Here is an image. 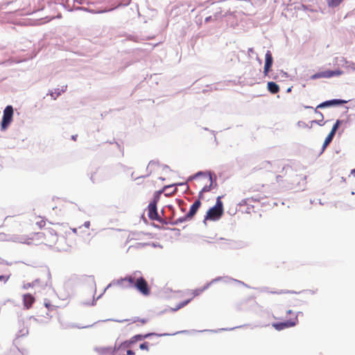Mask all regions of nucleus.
Returning <instances> with one entry per match:
<instances>
[{"instance_id": "nucleus-1", "label": "nucleus", "mask_w": 355, "mask_h": 355, "mask_svg": "<svg viewBox=\"0 0 355 355\" xmlns=\"http://www.w3.org/2000/svg\"><path fill=\"white\" fill-rule=\"evenodd\" d=\"M60 227L59 225L52 224L41 232L33 233L30 238L21 239V241L28 245H45L51 247L58 241Z\"/></svg>"}, {"instance_id": "nucleus-2", "label": "nucleus", "mask_w": 355, "mask_h": 355, "mask_svg": "<svg viewBox=\"0 0 355 355\" xmlns=\"http://www.w3.org/2000/svg\"><path fill=\"white\" fill-rule=\"evenodd\" d=\"M113 284L123 288H135L144 296L150 294V288L140 271H135L123 278H120L114 281Z\"/></svg>"}, {"instance_id": "nucleus-3", "label": "nucleus", "mask_w": 355, "mask_h": 355, "mask_svg": "<svg viewBox=\"0 0 355 355\" xmlns=\"http://www.w3.org/2000/svg\"><path fill=\"white\" fill-rule=\"evenodd\" d=\"M193 179L196 180L198 183L199 184H201L202 183L205 182V184L202 187V189L200 191L199 193V199L196 200L192 205L190 207L189 211L186 214L185 218L186 219H191L193 217V216L196 214L198 209L201 206V202L200 199L203 198L202 194L203 193L208 192L211 190L212 184H213V179L211 174H207L205 173L199 172L197 174H196L193 178ZM180 221H183V220L179 219Z\"/></svg>"}, {"instance_id": "nucleus-4", "label": "nucleus", "mask_w": 355, "mask_h": 355, "mask_svg": "<svg viewBox=\"0 0 355 355\" xmlns=\"http://www.w3.org/2000/svg\"><path fill=\"white\" fill-rule=\"evenodd\" d=\"M224 213L223 203L221 200V197L218 196L216 198V204L214 207H211L207 211L204 218V222L206 220L216 221L218 220Z\"/></svg>"}, {"instance_id": "nucleus-5", "label": "nucleus", "mask_w": 355, "mask_h": 355, "mask_svg": "<svg viewBox=\"0 0 355 355\" xmlns=\"http://www.w3.org/2000/svg\"><path fill=\"white\" fill-rule=\"evenodd\" d=\"M287 314L292 315V317L288 320H286L284 322L274 323L272 326L275 328V329L280 331L285 328L295 327L298 323L297 313H294L291 310H288L287 311Z\"/></svg>"}, {"instance_id": "nucleus-6", "label": "nucleus", "mask_w": 355, "mask_h": 355, "mask_svg": "<svg viewBox=\"0 0 355 355\" xmlns=\"http://www.w3.org/2000/svg\"><path fill=\"white\" fill-rule=\"evenodd\" d=\"M343 71L340 69L336 70H327L323 71L318 72L311 76V79H319V78H331L334 76H340L343 74Z\"/></svg>"}, {"instance_id": "nucleus-7", "label": "nucleus", "mask_w": 355, "mask_h": 355, "mask_svg": "<svg viewBox=\"0 0 355 355\" xmlns=\"http://www.w3.org/2000/svg\"><path fill=\"white\" fill-rule=\"evenodd\" d=\"M157 200L154 199L148 206V216L152 220L162 222V218L159 216L157 209Z\"/></svg>"}, {"instance_id": "nucleus-8", "label": "nucleus", "mask_w": 355, "mask_h": 355, "mask_svg": "<svg viewBox=\"0 0 355 355\" xmlns=\"http://www.w3.org/2000/svg\"><path fill=\"white\" fill-rule=\"evenodd\" d=\"M13 116V108L11 105H8L3 111V119L1 121V128L6 129L11 123Z\"/></svg>"}, {"instance_id": "nucleus-9", "label": "nucleus", "mask_w": 355, "mask_h": 355, "mask_svg": "<svg viewBox=\"0 0 355 355\" xmlns=\"http://www.w3.org/2000/svg\"><path fill=\"white\" fill-rule=\"evenodd\" d=\"M132 345V343H130V340H125V341L123 342L119 345V347L117 348V349H119V348H124V349L129 348L131 347ZM116 350V347H114V348H112V347L101 348L100 349V351L102 353H108V354H110L111 355H114V352Z\"/></svg>"}, {"instance_id": "nucleus-10", "label": "nucleus", "mask_w": 355, "mask_h": 355, "mask_svg": "<svg viewBox=\"0 0 355 355\" xmlns=\"http://www.w3.org/2000/svg\"><path fill=\"white\" fill-rule=\"evenodd\" d=\"M273 62L272 53L270 51H267L265 55V64L263 69V73L267 76L270 71Z\"/></svg>"}, {"instance_id": "nucleus-11", "label": "nucleus", "mask_w": 355, "mask_h": 355, "mask_svg": "<svg viewBox=\"0 0 355 355\" xmlns=\"http://www.w3.org/2000/svg\"><path fill=\"white\" fill-rule=\"evenodd\" d=\"M347 101L341 99H333L330 101H324L317 106V108H323L328 106L343 105L347 103Z\"/></svg>"}, {"instance_id": "nucleus-12", "label": "nucleus", "mask_w": 355, "mask_h": 355, "mask_svg": "<svg viewBox=\"0 0 355 355\" xmlns=\"http://www.w3.org/2000/svg\"><path fill=\"white\" fill-rule=\"evenodd\" d=\"M166 335H168V334H154V333L146 334L144 335L137 334V335L132 336L130 340V343H132V344H134L137 341L142 340H144L146 338H148L151 336H166Z\"/></svg>"}, {"instance_id": "nucleus-13", "label": "nucleus", "mask_w": 355, "mask_h": 355, "mask_svg": "<svg viewBox=\"0 0 355 355\" xmlns=\"http://www.w3.org/2000/svg\"><path fill=\"white\" fill-rule=\"evenodd\" d=\"M31 221L33 223H35V224L40 230L42 229L46 225V220L44 219V218L40 216H33V218L31 219Z\"/></svg>"}, {"instance_id": "nucleus-14", "label": "nucleus", "mask_w": 355, "mask_h": 355, "mask_svg": "<svg viewBox=\"0 0 355 355\" xmlns=\"http://www.w3.org/2000/svg\"><path fill=\"white\" fill-rule=\"evenodd\" d=\"M23 302L26 309H30L35 302V297L31 294H26L23 296Z\"/></svg>"}, {"instance_id": "nucleus-15", "label": "nucleus", "mask_w": 355, "mask_h": 355, "mask_svg": "<svg viewBox=\"0 0 355 355\" xmlns=\"http://www.w3.org/2000/svg\"><path fill=\"white\" fill-rule=\"evenodd\" d=\"M148 166L146 167V172L144 173H140L139 170L137 169L132 173L131 177L133 180H137L141 178L148 177L150 175V172L148 171Z\"/></svg>"}, {"instance_id": "nucleus-16", "label": "nucleus", "mask_w": 355, "mask_h": 355, "mask_svg": "<svg viewBox=\"0 0 355 355\" xmlns=\"http://www.w3.org/2000/svg\"><path fill=\"white\" fill-rule=\"evenodd\" d=\"M267 87L268 91L273 94L278 93L279 91V85L275 82H268Z\"/></svg>"}, {"instance_id": "nucleus-17", "label": "nucleus", "mask_w": 355, "mask_h": 355, "mask_svg": "<svg viewBox=\"0 0 355 355\" xmlns=\"http://www.w3.org/2000/svg\"><path fill=\"white\" fill-rule=\"evenodd\" d=\"M67 86L62 87V89H55L54 91L50 92L49 95L51 96L53 99L55 100L60 95H61L62 93L64 92Z\"/></svg>"}, {"instance_id": "nucleus-18", "label": "nucleus", "mask_w": 355, "mask_h": 355, "mask_svg": "<svg viewBox=\"0 0 355 355\" xmlns=\"http://www.w3.org/2000/svg\"><path fill=\"white\" fill-rule=\"evenodd\" d=\"M343 0H327V3L329 7L336 8L338 7Z\"/></svg>"}, {"instance_id": "nucleus-19", "label": "nucleus", "mask_w": 355, "mask_h": 355, "mask_svg": "<svg viewBox=\"0 0 355 355\" xmlns=\"http://www.w3.org/2000/svg\"><path fill=\"white\" fill-rule=\"evenodd\" d=\"M335 134L333 132H329L328 136L326 137L324 144H323V148H325L332 141Z\"/></svg>"}, {"instance_id": "nucleus-20", "label": "nucleus", "mask_w": 355, "mask_h": 355, "mask_svg": "<svg viewBox=\"0 0 355 355\" xmlns=\"http://www.w3.org/2000/svg\"><path fill=\"white\" fill-rule=\"evenodd\" d=\"M343 61L346 64V67L352 71H355V63L347 61L345 58H343Z\"/></svg>"}, {"instance_id": "nucleus-21", "label": "nucleus", "mask_w": 355, "mask_h": 355, "mask_svg": "<svg viewBox=\"0 0 355 355\" xmlns=\"http://www.w3.org/2000/svg\"><path fill=\"white\" fill-rule=\"evenodd\" d=\"M148 322V320L146 319V318H135L132 322V323H135V322H139L141 324L144 325L146 323H147Z\"/></svg>"}, {"instance_id": "nucleus-22", "label": "nucleus", "mask_w": 355, "mask_h": 355, "mask_svg": "<svg viewBox=\"0 0 355 355\" xmlns=\"http://www.w3.org/2000/svg\"><path fill=\"white\" fill-rule=\"evenodd\" d=\"M191 300H187L186 301H184L182 302H181L179 305L177 306L176 308H175L173 310L174 311H177L181 308H182L183 306H184L185 305H187L189 302H190Z\"/></svg>"}, {"instance_id": "nucleus-23", "label": "nucleus", "mask_w": 355, "mask_h": 355, "mask_svg": "<svg viewBox=\"0 0 355 355\" xmlns=\"http://www.w3.org/2000/svg\"><path fill=\"white\" fill-rule=\"evenodd\" d=\"M139 348L142 350H149V343L148 342H144L139 345Z\"/></svg>"}, {"instance_id": "nucleus-24", "label": "nucleus", "mask_w": 355, "mask_h": 355, "mask_svg": "<svg viewBox=\"0 0 355 355\" xmlns=\"http://www.w3.org/2000/svg\"><path fill=\"white\" fill-rule=\"evenodd\" d=\"M340 123V121L339 120H337L335 124L333 125L332 129L331 130V132H333L334 134H336V132L339 127V125Z\"/></svg>"}, {"instance_id": "nucleus-25", "label": "nucleus", "mask_w": 355, "mask_h": 355, "mask_svg": "<svg viewBox=\"0 0 355 355\" xmlns=\"http://www.w3.org/2000/svg\"><path fill=\"white\" fill-rule=\"evenodd\" d=\"M317 109H318L317 107L315 109V113H316V114H319L320 116V120H319L317 123H318V125H322L323 123H322L321 122L323 120V115H322V114L320 112H318Z\"/></svg>"}, {"instance_id": "nucleus-26", "label": "nucleus", "mask_w": 355, "mask_h": 355, "mask_svg": "<svg viewBox=\"0 0 355 355\" xmlns=\"http://www.w3.org/2000/svg\"><path fill=\"white\" fill-rule=\"evenodd\" d=\"M10 276V275H0V282H6L9 279Z\"/></svg>"}, {"instance_id": "nucleus-27", "label": "nucleus", "mask_w": 355, "mask_h": 355, "mask_svg": "<svg viewBox=\"0 0 355 355\" xmlns=\"http://www.w3.org/2000/svg\"><path fill=\"white\" fill-rule=\"evenodd\" d=\"M83 227H85V228L89 230V227H90V222L89 221L85 222L84 224H83Z\"/></svg>"}, {"instance_id": "nucleus-28", "label": "nucleus", "mask_w": 355, "mask_h": 355, "mask_svg": "<svg viewBox=\"0 0 355 355\" xmlns=\"http://www.w3.org/2000/svg\"><path fill=\"white\" fill-rule=\"evenodd\" d=\"M282 180H283V177L282 175H278L276 176V181L277 182H282Z\"/></svg>"}, {"instance_id": "nucleus-29", "label": "nucleus", "mask_w": 355, "mask_h": 355, "mask_svg": "<svg viewBox=\"0 0 355 355\" xmlns=\"http://www.w3.org/2000/svg\"><path fill=\"white\" fill-rule=\"evenodd\" d=\"M135 352L131 349H128L127 351V355H135Z\"/></svg>"}, {"instance_id": "nucleus-30", "label": "nucleus", "mask_w": 355, "mask_h": 355, "mask_svg": "<svg viewBox=\"0 0 355 355\" xmlns=\"http://www.w3.org/2000/svg\"><path fill=\"white\" fill-rule=\"evenodd\" d=\"M211 20H212V17H211V16H209V17H206V18H205V22H209V21H211Z\"/></svg>"}, {"instance_id": "nucleus-31", "label": "nucleus", "mask_w": 355, "mask_h": 355, "mask_svg": "<svg viewBox=\"0 0 355 355\" xmlns=\"http://www.w3.org/2000/svg\"><path fill=\"white\" fill-rule=\"evenodd\" d=\"M12 219H13L12 217H8L6 218V220L9 222V221L12 220Z\"/></svg>"}, {"instance_id": "nucleus-32", "label": "nucleus", "mask_w": 355, "mask_h": 355, "mask_svg": "<svg viewBox=\"0 0 355 355\" xmlns=\"http://www.w3.org/2000/svg\"><path fill=\"white\" fill-rule=\"evenodd\" d=\"M274 293H277V294H282V293H284L285 292H283V291H279V292H273Z\"/></svg>"}, {"instance_id": "nucleus-33", "label": "nucleus", "mask_w": 355, "mask_h": 355, "mask_svg": "<svg viewBox=\"0 0 355 355\" xmlns=\"http://www.w3.org/2000/svg\"><path fill=\"white\" fill-rule=\"evenodd\" d=\"M193 293H194V295H198L199 294V293L197 291H194Z\"/></svg>"}, {"instance_id": "nucleus-34", "label": "nucleus", "mask_w": 355, "mask_h": 355, "mask_svg": "<svg viewBox=\"0 0 355 355\" xmlns=\"http://www.w3.org/2000/svg\"><path fill=\"white\" fill-rule=\"evenodd\" d=\"M351 173L355 175V168L352 171Z\"/></svg>"}, {"instance_id": "nucleus-35", "label": "nucleus", "mask_w": 355, "mask_h": 355, "mask_svg": "<svg viewBox=\"0 0 355 355\" xmlns=\"http://www.w3.org/2000/svg\"><path fill=\"white\" fill-rule=\"evenodd\" d=\"M73 231L74 233H77V229L75 228V229L73 230Z\"/></svg>"}, {"instance_id": "nucleus-36", "label": "nucleus", "mask_w": 355, "mask_h": 355, "mask_svg": "<svg viewBox=\"0 0 355 355\" xmlns=\"http://www.w3.org/2000/svg\"><path fill=\"white\" fill-rule=\"evenodd\" d=\"M76 137H77V136H73V137H72V139H73V140H76Z\"/></svg>"}, {"instance_id": "nucleus-37", "label": "nucleus", "mask_w": 355, "mask_h": 355, "mask_svg": "<svg viewBox=\"0 0 355 355\" xmlns=\"http://www.w3.org/2000/svg\"><path fill=\"white\" fill-rule=\"evenodd\" d=\"M45 306H46V307H49V304L46 303V304H45Z\"/></svg>"}]
</instances>
